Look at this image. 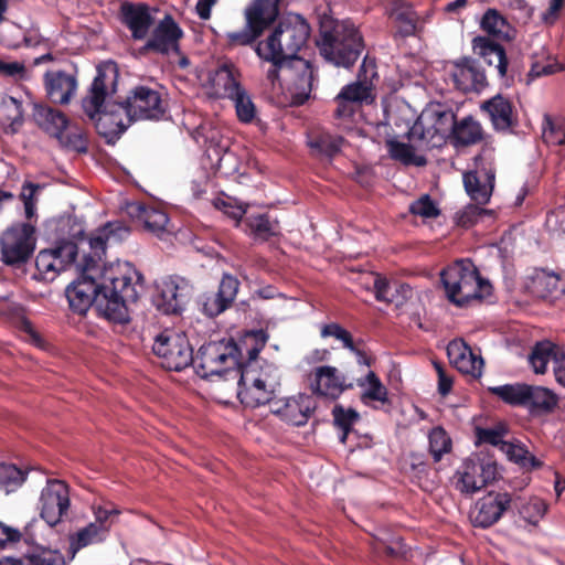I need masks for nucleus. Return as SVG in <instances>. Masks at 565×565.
Returning <instances> with one entry per match:
<instances>
[{
    "instance_id": "nucleus-19",
    "label": "nucleus",
    "mask_w": 565,
    "mask_h": 565,
    "mask_svg": "<svg viewBox=\"0 0 565 565\" xmlns=\"http://www.w3.org/2000/svg\"><path fill=\"white\" fill-rule=\"evenodd\" d=\"M511 502L510 493L491 491L477 501L470 520L475 526L489 527L500 520Z\"/></svg>"
},
{
    "instance_id": "nucleus-59",
    "label": "nucleus",
    "mask_w": 565,
    "mask_h": 565,
    "mask_svg": "<svg viewBox=\"0 0 565 565\" xmlns=\"http://www.w3.org/2000/svg\"><path fill=\"white\" fill-rule=\"evenodd\" d=\"M480 204H468L462 211L457 214V224L461 227H471L475 225L483 215L490 214L489 210H486Z\"/></svg>"
},
{
    "instance_id": "nucleus-43",
    "label": "nucleus",
    "mask_w": 565,
    "mask_h": 565,
    "mask_svg": "<svg viewBox=\"0 0 565 565\" xmlns=\"http://www.w3.org/2000/svg\"><path fill=\"white\" fill-rule=\"evenodd\" d=\"M559 349L551 341L537 342L529 356V362L536 374H544L548 362L559 356Z\"/></svg>"
},
{
    "instance_id": "nucleus-15",
    "label": "nucleus",
    "mask_w": 565,
    "mask_h": 565,
    "mask_svg": "<svg viewBox=\"0 0 565 565\" xmlns=\"http://www.w3.org/2000/svg\"><path fill=\"white\" fill-rule=\"evenodd\" d=\"M193 295V286L180 276H171L162 282L156 306L166 315H179Z\"/></svg>"
},
{
    "instance_id": "nucleus-37",
    "label": "nucleus",
    "mask_w": 565,
    "mask_h": 565,
    "mask_svg": "<svg viewBox=\"0 0 565 565\" xmlns=\"http://www.w3.org/2000/svg\"><path fill=\"white\" fill-rule=\"evenodd\" d=\"M373 289L377 301L385 302L387 305L395 303L396 307L402 306L408 297L407 294L412 291L411 287L406 284L396 285L395 290L393 291V286L381 275H376Z\"/></svg>"
},
{
    "instance_id": "nucleus-53",
    "label": "nucleus",
    "mask_w": 565,
    "mask_h": 565,
    "mask_svg": "<svg viewBox=\"0 0 565 565\" xmlns=\"http://www.w3.org/2000/svg\"><path fill=\"white\" fill-rule=\"evenodd\" d=\"M230 99L234 102L236 115L241 122L249 124L254 120L256 116V106L244 88Z\"/></svg>"
},
{
    "instance_id": "nucleus-25",
    "label": "nucleus",
    "mask_w": 565,
    "mask_h": 565,
    "mask_svg": "<svg viewBox=\"0 0 565 565\" xmlns=\"http://www.w3.org/2000/svg\"><path fill=\"white\" fill-rule=\"evenodd\" d=\"M46 96L53 104L67 105L77 90V78L65 71H46L43 76Z\"/></svg>"
},
{
    "instance_id": "nucleus-18",
    "label": "nucleus",
    "mask_w": 565,
    "mask_h": 565,
    "mask_svg": "<svg viewBox=\"0 0 565 565\" xmlns=\"http://www.w3.org/2000/svg\"><path fill=\"white\" fill-rule=\"evenodd\" d=\"M183 36V31L174 21L172 15L167 14L154 26L150 38L142 47L143 52H154L159 54H169L175 52L180 54L179 41Z\"/></svg>"
},
{
    "instance_id": "nucleus-63",
    "label": "nucleus",
    "mask_w": 565,
    "mask_h": 565,
    "mask_svg": "<svg viewBox=\"0 0 565 565\" xmlns=\"http://www.w3.org/2000/svg\"><path fill=\"white\" fill-rule=\"evenodd\" d=\"M3 110L7 113V120L10 121L11 126L18 125L21 126L23 122V109L22 103L19 102L14 97H9L7 102L3 103Z\"/></svg>"
},
{
    "instance_id": "nucleus-5",
    "label": "nucleus",
    "mask_w": 565,
    "mask_h": 565,
    "mask_svg": "<svg viewBox=\"0 0 565 565\" xmlns=\"http://www.w3.org/2000/svg\"><path fill=\"white\" fill-rule=\"evenodd\" d=\"M448 300L457 307H468L491 295V284L483 279L470 259L456 260L440 273Z\"/></svg>"
},
{
    "instance_id": "nucleus-61",
    "label": "nucleus",
    "mask_w": 565,
    "mask_h": 565,
    "mask_svg": "<svg viewBox=\"0 0 565 565\" xmlns=\"http://www.w3.org/2000/svg\"><path fill=\"white\" fill-rule=\"evenodd\" d=\"M376 541L375 550L379 553H385L390 556H403L406 554V545L402 537H396L387 542L383 536L374 535Z\"/></svg>"
},
{
    "instance_id": "nucleus-16",
    "label": "nucleus",
    "mask_w": 565,
    "mask_h": 565,
    "mask_svg": "<svg viewBox=\"0 0 565 565\" xmlns=\"http://www.w3.org/2000/svg\"><path fill=\"white\" fill-rule=\"evenodd\" d=\"M280 73L291 84L295 104H305L310 97L316 81L315 67L311 62L302 57L292 58L280 68Z\"/></svg>"
},
{
    "instance_id": "nucleus-64",
    "label": "nucleus",
    "mask_w": 565,
    "mask_h": 565,
    "mask_svg": "<svg viewBox=\"0 0 565 565\" xmlns=\"http://www.w3.org/2000/svg\"><path fill=\"white\" fill-rule=\"evenodd\" d=\"M253 337L255 339V344L247 349L248 360L244 364L253 363L255 367H264L259 364L258 354L264 349L268 337L263 330L254 331Z\"/></svg>"
},
{
    "instance_id": "nucleus-57",
    "label": "nucleus",
    "mask_w": 565,
    "mask_h": 565,
    "mask_svg": "<svg viewBox=\"0 0 565 565\" xmlns=\"http://www.w3.org/2000/svg\"><path fill=\"white\" fill-rule=\"evenodd\" d=\"M320 333L322 338H335L337 340L341 341L343 348L348 350H354V345L356 344L352 334L337 322L323 324Z\"/></svg>"
},
{
    "instance_id": "nucleus-39",
    "label": "nucleus",
    "mask_w": 565,
    "mask_h": 565,
    "mask_svg": "<svg viewBox=\"0 0 565 565\" xmlns=\"http://www.w3.org/2000/svg\"><path fill=\"white\" fill-rule=\"evenodd\" d=\"M481 29L489 35L510 41L514 38V29L497 9H488L480 22Z\"/></svg>"
},
{
    "instance_id": "nucleus-32",
    "label": "nucleus",
    "mask_w": 565,
    "mask_h": 565,
    "mask_svg": "<svg viewBox=\"0 0 565 565\" xmlns=\"http://www.w3.org/2000/svg\"><path fill=\"white\" fill-rule=\"evenodd\" d=\"M473 53L481 56L488 65H494L500 77L508 73V57L504 47L486 36L472 40Z\"/></svg>"
},
{
    "instance_id": "nucleus-55",
    "label": "nucleus",
    "mask_w": 565,
    "mask_h": 565,
    "mask_svg": "<svg viewBox=\"0 0 565 565\" xmlns=\"http://www.w3.org/2000/svg\"><path fill=\"white\" fill-rule=\"evenodd\" d=\"M542 137L546 143L554 146L565 145L564 129L547 114H545L543 118Z\"/></svg>"
},
{
    "instance_id": "nucleus-4",
    "label": "nucleus",
    "mask_w": 565,
    "mask_h": 565,
    "mask_svg": "<svg viewBox=\"0 0 565 565\" xmlns=\"http://www.w3.org/2000/svg\"><path fill=\"white\" fill-rule=\"evenodd\" d=\"M317 46L327 62L337 67L350 68L362 54L364 41L352 21L323 14L320 17Z\"/></svg>"
},
{
    "instance_id": "nucleus-30",
    "label": "nucleus",
    "mask_w": 565,
    "mask_h": 565,
    "mask_svg": "<svg viewBox=\"0 0 565 565\" xmlns=\"http://www.w3.org/2000/svg\"><path fill=\"white\" fill-rule=\"evenodd\" d=\"M278 14L279 9L275 0H254L245 11L248 28L259 36L276 21Z\"/></svg>"
},
{
    "instance_id": "nucleus-20",
    "label": "nucleus",
    "mask_w": 565,
    "mask_h": 565,
    "mask_svg": "<svg viewBox=\"0 0 565 565\" xmlns=\"http://www.w3.org/2000/svg\"><path fill=\"white\" fill-rule=\"evenodd\" d=\"M126 213L142 225L145 231L159 238H163L164 235L171 233L168 228V214L162 209L141 202H130L126 205Z\"/></svg>"
},
{
    "instance_id": "nucleus-46",
    "label": "nucleus",
    "mask_w": 565,
    "mask_h": 565,
    "mask_svg": "<svg viewBox=\"0 0 565 565\" xmlns=\"http://www.w3.org/2000/svg\"><path fill=\"white\" fill-rule=\"evenodd\" d=\"M333 424L341 430L339 440L345 444L353 425L360 419V414L353 408H344L337 404L332 409Z\"/></svg>"
},
{
    "instance_id": "nucleus-51",
    "label": "nucleus",
    "mask_w": 565,
    "mask_h": 565,
    "mask_svg": "<svg viewBox=\"0 0 565 565\" xmlns=\"http://www.w3.org/2000/svg\"><path fill=\"white\" fill-rule=\"evenodd\" d=\"M26 479V472L11 463H0V489L6 493L15 491Z\"/></svg>"
},
{
    "instance_id": "nucleus-54",
    "label": "nucleus",
    "mask_w": 565,
    "mask_h": 565,
    "mask_svg": "<svg viewBox=\"0 0 565 565\" xmlns=\"http://www.w3.org/2000/svg\"><path fill=\"white\" fill-rule=\"evenodd\" d=\"M546 511L547 504L542 499L532 498L521 508L520 515L529 525L537 526Z\"/></svg>"
},
{
    "instance_id": "nucleus-50",
    "label": "nucleus",
    "mask_w": 565,
    "mask_h": 565,
    "mask_svg": "<svg viewBox=\"0 0 565 565\" xmlns=\"http://www.w3.org/2000/svg\"><path fill=\"white\" fill-rule=\"evenodd\" d=\"M428 441L429 452L433 456L435 462L440 461L445 454L451 451V438L441 426L434 427L430 430L428 435Z\"/></svg>"
},
{
    "instance_id": "nucleus-14",
    "label": "nucleus",
    "mask_w": 565,
    "mask_h": 565,
    "mask_svg": "<svg viewBox=\"0 0 565 565\" xmlns=\"http://www.w3.org/2000/svg\"><path fill=\"white\" fill-rule=\"evenodd\" d=\"M134 121L159 120L163 117L167 106L161 94L148 86H137L124 100Z\"/></svg>"
},
{
    "instance_id": "nucleus-49",
    "label": "nucleus",
    "mask_w": 565,
    "mask_h": 565,
    "mask_svg": "<svg viewBox=\"0 0 565 565\" xmlns=\"http://www.w3.org/2000/svg\"><path fill=\"white\" fill-rule=\"evenodd\" d=\"M472 467L477 468L473 457L465 460L460 478L457 482V489L462 493H475L483 488L479 471L472 472Z\"/></svg>"
},
{
    "instance_id": "nucleus-28",
    "label": "nucleus",
    "mask_w": 565,
    "mask_h": 565,
    "mask_svg": "<svg viewBox=\"0 0 565 565\" xmlns=\"http://www.w3.org/2000/svg\"><path fill=\"white\" fill-rule=\"evenodd\" d=\"M388 17L395 29L393 34L395 39L415 36L423 29L419 23L418 13L413 6L405 0H394L391 4Z\"/></svg>"
},
{
    "instance_id": "nucleus-22",
    "label": "nucleus",
    "mask_w": 565,
    "mask_h": 565,
    "mask_svg": "<svg viewBox=\"0 0 565 565\" xmlns=\"http://www.w3.org/2000/svg\"><path fill=\"white\" fill-rule=\"evenodd\" d=\"M119 13L121 22L131 32L134 40L140 41L147 38L154 23L149 4L124 1L120 4Z\"/></svg>"
},
{
    "instance_id": "nucleus-26",
    "label": "nucleus",
    "mask_w": 565,
    "mask_h": 565,
    "mask_svg": "<svg viewBox=\"0 0 565 565\" xmlns=\"http://www.w3.org/2000/svg\"><path fill=\"white\" fill-rule=\"evenodd\" d=\"M313 375L315 381L311 387L316 395L334 401L344 391L353 388V384L345 383V376L334 366L324 365L316 367Z\"/></svg>"
},
{
    "instance_id": "nucleus-8",
    "label": "nucleus",
    "mask_w": 565,
    "mask_h": 565,
    "mask_svg": "<svg viewBox=\"0 0 565 565\" xmlns=\"http://www.w3.org/2000/svg\"><path fill=\"white\" fill-rule=\"evenodd\" d=\"M153 354L162 367L180 372L193 363V348L184 332L166 329L154 338Z\"/></svg>"
},
{
    "instance_id": "nucleus-11",
    "label": "nucleus",
    "mask_w": 565,
    "mask_h": 565,
    "mask_svg": "<svg viewBox=\"0 0 565 565\" xmlns=\"http://www.w3.org/2000/svg\"><path fill=\"white\" fill-rule=\"evenodd\" d=\"M366 58L359 70L358 79L342 87L335 96L337 108L333 116L339 120H350L358 109L363 105L374 102L373 84L365 74Z\"/></svg>"
},
{
    "instance_id": "nucleus-31",
    "label": "nucleus",
    "mask_w": 565,
    "mask_h": 565,
    "mask_svg": "<svg viewBox=\"0 0 565 565\" xmlns=\"http://www.w3.org/2000/svg\"><path fill=\"white\" fill-rule=\"evenodd\" d=\"M32 118L36 126L51 137L60 136L70 125L68 118L62 110L46 104H33Z\"/></svg>"
},
{
    "instance_id": "nucleus-42",
    "label": "nucleus",
    "mask_w": 565,
    "mask_h": 565,
    "mask_svg": "<svg viewBox=\"0 0 565 565\" xmlns=\"http://www.w3.org/2000/svg\"><path fill=\"white\" fill-rule=\"evenodd\" d=\"M358 385L360 387L367 385V388L361 395V399L364 404H367V401H375L380 402L382 405L391 406L388 391L375 372L370 371L365 377L359 379Z\"/></svg>"
},
{
    "instance_id": "nucleus-33",
    "label": "nucleus",
    "mask_w": 565,
    "mask_h": 565,
    "mask_svg": "<svg viewBox=\"0 0 565 565\" xmlns=\"http://www.w3.org/2000/svg\"><path fill=\"white\" fill-rule=\"evenodd\" d=\"M558 405V396L550 388L529 385L525 408L533 415H546Z\"/></svg>"
},
{
    "instance_id": "nucleus-34",
    "label": "nucleus",
    "mask_w": 565,
    "mask_h": 565,
    "mask_svg": "<svg viewBox=\"0 0 565 565\" xmlns=\"http://www.w3.org/2000/svg\"><path fill=\"white\" fill-rule=\"evenodd\" d=\"M245 232L256 241L267 242L279 234V223L267 213L250 214L243 221Z\"/></svg>"
},
{
    "instance_id": "nucleus-36",
    "label": "nucleus",
    "mask_w": 565,
    "mask_h": 565,
    "mask_svg": "<svg viewBox=\"0 0 565 565\" xmlns=\"http://www.w3.org/2000/svg\"><path fill=\"white\" fill-rule=\"evenodd\" d=\"M559 281L561 276L558 274L535 268L529 277L527 289L535 297L546 299L557 291Z\"/></svg>"
},
{
    "instance_id": "nucleus-52",
    "label": "nucleus",
    "mask_w": 565,
    "mask_h": 565,
    "mask_svg": "<svg viewBox=\"0 0 565 565\" xmlns=\"http://www.w3.org/2000/svg\"><path fill=\"white\" fill-rule=\"evenodd\" d=\"M507 433V426L502 423H499L493 427H477V444H489L494 447H500V449L503 450V444H508V441L503 440Z\"/></svg>"
},
{
    "instance_id": "nucleus-56",
    "label": "nucleus",
    "mask_w": 565,
    "mask_h": 565,
    "mask_svg": "<svg viewBox=\"0 0 565 565\" xmlns=\"http://www.w3.org/2000/svg\"><path fill=\"white\" fill-rule=\"evenodd\" d=\"M473 458L477 468L472 467V471H479L483 487L494 481L499 475L497 461L489 456H475Z\"/></svg>"
},
{
    "instance_id": "nucleus-58",
    "label": "nucleus",
    "mask_w": 565,
    "mask_h": 565,
    "mask_svg": "<svg viewBox=\"0 0 565 565\" xmlns=\"http://www.w3.org/2000/svg\"><path fill=\"white\" fill-rule=\"evenodd\" d=\"M409 212L424 218H434L440 214L439 209L428 194L422 195L409 205Z\"/></svg>"
},
{
    "instance_id": "nucleus-24",
    "label": "nucleus",
    "mask_w": 565,
    "mask_h": 565,
    "mask_svg": "<svg viewBox=\"0 0 565 565\" xmlns=\"http://www.w3.org/2000/svg\"><path fill=\"white\" fill-rule=\"evenodd\" d=\"M313 409L315 405L312 398L306 394L275 401L270 407L273 414L294 426L307 424Z\"/></svg>"
},
{
    "instance_id": "nucleus-48",
    "label": "nucleus",
    "mask_w": 565,
    "mask_h": 565,
    "mask_svg": "<svg viewBox=\"0 0 565 565\" xmlns=\"http://www.w3.org/2000/svg\"><path fill=\"white\" fill-rule=\"evenodd\" d=\"M106 532H75L68 536V546L66 548V556L68 561L74 559L77 552L82 548L97 544L106 540Z\"/></svg>"
},
{
    "instance_id": "nucleus-23",
    "label": "nucleus",
    "mask_w": 565,
    "mask_h": 565,
    "mask_svg": "<svg viewBox=\"0 0 565 565\" xmlns=\"http://www.w3.org/2000/svg\"><path fill=\"white\" fill-rule=\"evenodd\" d=\"M451 77L455 86L465 93H479L488 86L483 67L479 61L471 57H462L456 62Z\"/></svg>"
},
{
    "instance_id": "nucleus-21",
    "label": "nucleus",
    "mask_w": 565,
    "mask_h": 565,
    "mask_svg": "<svg viewBox=\"0 0 565 565\" xmlns=\"http://www.w3.org/2000/svg\"><path fill=\"white\" fill-rule=\"evenodd\" d=\"M239 281L236 277L225 274L217 291L206 292L201 297L200 305L205 316L214 318L230 308L238 292Z\"/></svg>"
},
{
    "instance_id": "nucleus-12",
    "label": "nucleus",
    "mask_w": 565,
    "mask_h": 565,
    "mask_svg": "<svg viewBox=\"0 0 565 565\" xmlns=\"http://www.w3.org/2000/svg\"><path fill=\"white\" fill-rule=\"evenodd\" d=\"M78 246L71 239H58L51 248L42 249L35 258L36 278L53 281L61 271L75 265Z\"/></svg>"
},
{
    "instance_id": "nucleus-44",
    "label": "nucleus",
    "mask_w": 565,
    "mask_h": 565,
    "mask_svg": "<svg viewBox=\"0 0 565 565\" xmlns=\"http://www.w3.org/2000/svg\"><path fill=\"white\" fill-rule=\"evenodd\" d=\"M387 147L391 158L405 166L425 167L427 164L425 156L415 153L414 145L390 140Z\"/></svg>"
},
{
    "instance_id": "nucleus-9",
    "label": "nucleus",
    "mask_w": 565,
    "mask_h": 565,
    "mask_svg": "<svg viewBox=\"0 0 565 565\" xmlns=\"http://www.w3.org/2000/svg\"><path fill=\"white\" fill-rule=\"evenodd\" d=\"M35 245V226L31 223H15L0 237L1 260L19 268L32 257Z\"/></svg>"
},
{
    "instance_id": "nucleus-1",
    "label": "nucleus",
    "mask_w": 565,
    "mask_h": 565,
    "mask_svg": "<svg viewBox=\"0 0 565 565\" xmlns=\"http://www.w3.org/2000/svg\"><path fill=\"white\" fill-rule=\"evenodd\" d=\"M129 228L119 221L108 222L89 237L90 252L77 265L78 277L65 290L70 309L84 316L90 307L97 316L111 323L129 322L127 302H136L138 292L134 279L141 275L129 263H116L99 271V262L106 248L129 235Z\"/></svg>"
},
{
    "instance_id": "nucleus-41",
    "label": "nucleus",
    "mask_w": 565,
    "mask_h": 565,
    "mask_svg": "<svg viewBox=\"0 0 565 565\" xmlns=\"http://www.w3.org/2000/svg\"><path fill=\"white\" fill-rule=\"evenodd\" d=\"M92 511L95 515V523L89 522L77 530H107L115 524V519L120 514V511L110 501L94 502Z\"/></svg>"
},
{
    "instance_id": "nucleus-60",
    "label": "nucleus",
    "mask_w": 565,
    "mask_h": 565,
    "mask_svg": "<svg viewBox=\"0 0 565 565\" xmlns=\"http://www.w3.org/2000/svg\"><path fill=\"white\" fill-rule=\"evenodd\" d=\"M259 35L246 24L244 29L225 34L228 47L247 46L253 44Z\"/></svg>"
},
{
    "instance_id": "nucleus-27",
    "label": "nucleus",
    "mask_w": 565,
    "mask_h": 565,
    "mask_svg": "<svg viewBox=\"0 0 565 565\" xmlns=\"http://www.w3.org/2000/svg\"><path fill=\"white\" fill-rule=\"evenodd\" d=\"M480 108L489 116L493 128L498 131H507L518 125V115L513 103L501 94L484 100Z\"/></svg>"
},
{
    "instance_id": "nucleus-35",
    "label": "nucleus",
    "mask_w": 565,
    "mask_h": 565,
    "mask_svg": "<svg viewBox=\"0 0 565 565\" xmlns=\"http://www.w3.org/2000/svg\"><path fill=\"white\" fill-rule=\"evenodd\" d=\"M486 181L482 182L476 171H469L463 174V185L466 192L478 204H487L494 186V173L487 171Z\"/></svg>"
},
{
    "instance_id": "nucleus-7",
    "label": "nucleus",
    "mask_w": 565,
    "mask_h": 565,
    "mask_svg": "<svg viewBox=\"0 0 565 565\" xmlns=\"http://www.w3.org/2000/svg\"><path fill=\"white\" fill-rule=\"evenodd\" d=\"M241 349L232 338H223L218 341H210L200 347L196 355H193L192 366L202 379L224 376L232 379L235 369L239 367Z\"/></svg>"
},
{
    "instance_id": "nucleus-3",
    "label": "nucleus",
    "mask_w": 565,
    "mask_h": 565,
    "mask_svg": "<svg viewBox=\"0 0 565 565\" xmlns=\"http://www.w3.org/2000/svg\"><path fill=\"white\" fill-rule=\"evenodd\" d=\"M311 28L307 20L297 13L281 19L265 41L255 46L259 58L269 62L267 79L273 87L280 84V68L292 58H300L298 52L307 44Z\"/></svg>"
},
{
    "instance_id": "nucleus-6",
    "label": "nucleus",
    "mask_w": 565,
    "mask_h": 565,
    "mask_svg": "<svg viewBox=\"0 0 565 565\" xmlns=\"http://www.w3.org/2000/svg\"><path fill=\"white\" fill-rule=\"evenodd\" d=\"M231 372L232 380H237V398L245 407L254 409L266 404L271 406L279 386L274 367H255L250 363L242 364Z\"/></svg>"
},
{
    "instance_id": "nucleus-17",
    "label": "nucleus",
    "mask_w": 565,
    "mask_h": 565,
    "mask_svg": "<svg viewBox=\"0 0 565 565\" xmlns=\"http://www.w3.org/2000/svg\"><path fill=\"white\" fill-rule=\"evenodd\" d=\"M437 124L449 125L448 139L450 145L456 148L476 145L483 139V129L480 122L472 116L457 120L452 111H440L438 113Z\"/></svg>"
},
{
    "instance_id": "nucleus-10",
    "label": "nucleus",
    "mask_w": 565,
    "mask_h": 565,
    "mask_svg": "<svg viewBox=\"0 0 565 565\" xmlns=\"http://www.w3.org/2000/svg\"><path fill=\"white\" fill-rule=\"evenodd\" d=\"M18 551L24 565H66L65 556L58 550L35 543L31 532H0V551Z\"/></svg>"
},
{
    "instance_id": "nucleus-45",
    "label": "nucleus",
    "mask_w": 565,
    "mask_h": 565,
    "mask_svg": "<svg viewBox=\"0 0 565 565\" xmlns=\"http://www.w3.org/2000/svg\"><path fill=\"white\" fill-rule=\"evenodd\" d=\"M529 384L525 383H515V384H504L500 386L489 387L488 391L503 401L505 404L511 406H522L526 405V394H527Z\"/></svg>"
},
{
    "instance_id": "nucleus-2",
    "label": "nucleus",
    "mask_w": 565,
    "mask_h": 565,
    "mask_svg": "<svg viewBox=\"0 0 565 565\" xmlns=\"http://www.w3.org/2000/svg\"><path fill=\"white\" fill-rule=\"evenodd\" d=\"M119 72L114 62H104L97 66L96 76L83 99L82 107L87 117L107 143H115L134 122L124 100L110 102L117 92Z\"/></svg>"
},
{
    "instance_id": "nucleus-47",
    "label": "nucleus",
    "mask_w": 565,
    "mask_h": 565,
    "mask_svg": "<svg viewBox=\"0 0 565 565\" xmlns=\"http://www.w3.org/2000/svg\"><path fill=\"white\" fill-rule=\"evenodd\" d=\"M54 138L67 150L78 153H86L88 151V138L82 128L67 127L65 130H62L60 136Z\"/></svg>"
},
{
    "instance_id": "nucleus-40",
    "label": "nucleus",
    "mask_w": 565,
    "mask_h": 565,
    "mask_svg": "<svg viewBox=\"0 0 565 565\" xmlns=\"http://www.w3.org/2000/svg\"><path fill=\"white\" fill-rule=\"evenodd\" d=\"M237 70L233 64L224 63L217 67L212 82L223 96L231 98L243 88L237 79Z\"/></svg>"
},
{
    "instance_id": "nucleus-13",
    "label": "nucleus",
    "mask_w": 565,
    "mask_h": 565,
    "mask_svg": "<svg viewBox=\"0 0 565 565\" xmlns=\"http://www.w3.org/2000/svg\"><path fill=\"white\" fill-rule=\"evenodd\" d=\"M40 503V514L47 526L53 527L63 522L68 516L71 505L70 488L66 482L57 479L47 480L42 489Z\"/></svg>"
},
{
    "instance_id": "nucleus-29",
    "label": "nucleus",
    "mask_w": 565,
    "mask_h": 565,
    "mask_svg": "<svg viewBox=\"0 0 565 565\" xmlns=\"http://www.w3.org/2000/svg\"><path fill=\"white\" fill-rule=\"evenodd\" d=\"M447 355L454 366L462 374L478 379L482 374L483 360L476 355L463 340H454L447 345Z\"/></svg>"
},
{
    "instance_id": "nucleus-62",
    "label": "nucleus",
    "mask_w": 565,
    "mask_h": 565,
    "mask_svg": "<svg viewBox=\"0 0 565 565\" xmlns=\"http://www.w3.org/2000/svg\"><path fill=\"white\" fill-rule=\"evenodd\" d=\"M42 186L33 182H24L21 191V200L24 204L25 217L31 220L35 216V194Z\"/></svg>"
},
{
    "instance_id": "nucleus-38",
    "label": "nucleus",
    "mask_w": 565,
    "mask_h": 565,
    "mask_svg": "<svg viewBox=\"0 0 565 565\" xmlns=\"http://www.w3.org/2000/svg\"><path fill=\"white\" fill-rule=\"evenodd\" d=\"M344 138L326 131H312L308 136V146L317 157L333 158L340 152Z\"/></svg>"
}]
</instances>
